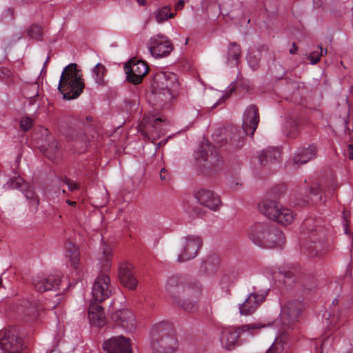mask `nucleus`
Instances as JSON below:
<instances>
[{"instance_id":"nucleus-1","label":"nucleus","mask_w":353,"mask_h":353,"mask_svg":"<svg viewBox=\"0 0 353 353\" xmlns=\"http://www.w3.org/2000/svg\"><path fill=\"white\" fill-rule=\"evenodd\" d=\"M84 79L76 63H70L64 68L59 83L58 90L67 100L77 99L83 92Z\"/></svg>"},{"instance_id":"nucleus-2","label":"nucleus","mask_w":353,"mask_h":353,"mask_svg":"<svg viewBox=\"0 0 353 353\" xmlns=\"http://www.w3.org/2000/svg\"><path fill=\"white\" fill-rule=\"evenodd\" d=\"M151 346L154 353H173L178 347V341L172 325L160 323L151 332Z\"/></svg>"},{"instance_id":"nucleus-3","label":"nucleus","mask_w":353,"mask_h":353,"mask_svg":"<svg viewBox=\"0 0 353 353\" xmlns=\"http://www.w3.org/2000/svg\"><path fill=\"white\" fill-rule=\"evenodd\" d=\"M152 87L153 94L163 102L170 100L177 93L179 83L174 73L163 72L155 76Z\"/></svg>"},{"instance_id":"nucleus-4","label":"nucleus","mask_w":353,"mask_h":353,"mask_svg":"<svg viewBox=\"0 0 353 353\" xmlns=\"http://www.w3.org/2000/svg\"><path fill=\"white\" fill-rule=\"evenodd\" d=\"M263 327L261 323H251L243 325L239 327H228L221 332V343L222 347L227 350L234 349L238 339L241 332H245L254 329H260Z\"/></svg>"},{"instance_id":"nucleus-5","label":"nucleus","mask_w":353,"mask_h":353,"mask_svg":"<svg viewBox=\"0 0 353 353\" xmlns=\"http://www.w3.org/2000/svg\"><path fill=\"white\" fill-rule=\"evenodd\" d=\"M202 243V239L199 236L188 235L184 237L181 242L177 261L181 263L194 259L197 255Z\"/></svg>"},{"instance_id":"nucleus-6","label":"nucleus","mask_w":353,"mask_h":353,"mask_svg":"<svg viewBox=\"0 0 353 353\" xmlns=\"http://www.w3.org/2000/svg\"><path fill=\"white\" fill-rule=\"evenodd\" d=\"M148 49L152 57L161 58L167 57L173 50L171 40L162 34L152 37L148 42Z\"/></svg>"},{"instance_id":"nucleus-7","label":"nucleus","mask_w":353,"mask_h":353,"mask_svg":"<svg viewBox=\"0 0 353 353\" xmlns=\"http://www.w3.org/2000/svg\"><path fill=\"white\" fill-rule=\"evenodd\" d=\"M113 287L110 276L103 273L99 275L92 287V294L94 302H102L112 294Z\"/></svg>"},{"instance_id":"nucleus-8","label":"nucleus","mask_w":353,"mask_h":353,"mask_svg":"<svg viewBox=\"0 0 353 353\" xmlns=\"http://www.w3.org/2000/svg\"><path fill=\"white\" fill-rule=\"evenodd\" d=\"M124 69L127 81L134 85L140 83L148 72V66L145 62L134 59L128 61L124 65Z\"/></svg>"},{"instance_id":"nucleus-9","label":"nucleus","mask_w":353,"mask_h":353,"mask_svg":"<svg viewBox=\"0 0 353 353\" xmlns=\"http://www.w3.org/2000/svg\"><path fill=\"white\" fill-rule=\"evenodd\" d=\"M22 339L18 337L14 329L0 331V348L10 353H17L22 349Z\"/></svg>"},{"instance_id":"nucleus-10","label":"nucleus","mask_w":353,"mask_h":353,"mask_svg":"<svg viewBox=\"0 0 353 353\" xmlns=\"http://www.w3.org/2000/svg\"><path fill=\"white\" fill-rule=\"evenodd\" d=\"M6 186L10 189H19L21 190L29 201L30 206L34 208V212L37 210L39 205V197L35 194L32 188L28 185L21 176H18L10 178L6 183Z\"/></svg>"},{"instance_id":"nucleus-11","label":"nucleus","mask_w":353,"mask_h":353,"mask_svg":"<svg viewBox=\"0 0 353 353\" xmlns=\"http://www.w3.org/2000/svg\"><path fill=\"white\" fill-rule=\"evenodd\" d=\"M260 120L259 109L251 104L245 109L242 121V129L247 136L253 137Z\"/></svg>"},{"instance_id":"nucleus-12","label":"nucleus","mask_w":353,"mask_h":353,"mask_svg":"<svg viewBox=\"0 0 353 353\" xmlns=\"http://www.w3.org/2000/svg\"><path fill=\"white\" fill-rule=\"evenodd\" d=\"M185 279L183 276H173L168 279L165 284V290L173 302L179 305L185 292Z\"/></svg>"},{"instance_id":"nucleus-13","label":"nucleus","mask_w":353,"mask_h":353,"mask_svg":"<svg viewBox=\"0 0 353 353\" xmlns=\"http://www.w3.org/2000/svg\"><path fill=\"white\" fill-rule=\"evenodd\" d=\"M103 350L106 353H132L130 339L114 336L104 341Z\"/></svg>"},{"instance_id":"nucleus-14","label":"nucleus","mask_w":353,"mask_h":353,"mask_svg":"<svg viewBox=\"0 0 353 353\" xmlns=\"http://www.w3.org/2000/svg\"><path fill=\"white\" fill-rule=\"evenodd\" d=\"M303 307V303L298 299L288 301L281 310V315L283 323L290 325L295 323L298 320Z\"/></svg>"},{"instance_id":"nucleus-15","label":"nucleus","mask_w":353,"mask_h":353,"mask_svg":"<svg viewBox=\"0 0 353 353\" xmlns=\"http://www.w3.org/2000/svg\"><path fill=\"white\" fill-rule=\"evenodd\" d=\"M270 226L269 223H255L250 228L249 238L254 244L265 248Z\"/></svg>"},{"instance_id":"nucleus-16","label":"nucleus","mask_w":353,"mask_h":353,"mask_svg":"<svg viewBox=\"0 0 353 353\" xmlns=\"http://www.w3.org/2000/svg\"><path fill=\"white\" fill-rule=\"evenodd\" d=\"M265 294L250 293L245 301L239 306L241 315L249 316L254 314L261 304L265 300Z\"/></svg>"},{"instance_id":"nucleus-17","label":"nucleus","mask_w":353,"mask_h":353,"mask_svg":"<svg viewBox=\"0 0 353 353\" xmlns=\"http://www.w3.org/2000/svg\"><path fill=\"white\" fill-rule=\"evenodd\" d=\"M61 276L59 274H49L45 276H37L33 280L34 288L39 292L55 290L59 288Z\"/></svg>"},{"instance_id":"nucleus-18","label":"nucleus","mask_w":353,"mask_h":353,"mask_svg":"<svg viewBox=\"0 0 353 353\" xmlns=\"http://www.w3.org/2000/svg\"><path fill=\"white\" fill-rule=\"evenodd\" d=\"M132 268V264L129 263H121L119 268L120 282L130 290H134L137 286V281L134 276Z\"/></svg>"},{"instance_id":"nucleus-19","label":"nucleus","mask_w":353,"mask_h":353,"mask_svg":"<svg viewBox=\"0 0 353 353\" xmlns=\"http://www.w3.org/2000/svg\"><path fill=\"white\" fill-rule=\"evenodd\" d=\"M195 197L201 205L212 210H216L221 203L219 197L207 190H199L195 194Z\"/></svg>"},{"instance_id":"nucleus-20","label":"nucleus","mask_w":353,"mask_h":353,"mask_svg":"<svg viewBox=\"0 0 353 353\" xmlns=\"http://www.w3.org/2000/svg\"><path fill=\"white\" fill-rule=\"evenodd\" d=\"M111 318L118 325L125 329L132 330L134 327V316L129 310H117L112 314Z\"/></svg>"},{"instance_id":"nucleus-21","label":"nucleus","mask_w":353,"mask_h":353,"mask_svg":"<svg viewBox=\"0 0 353 353\" xmlns=\"http://www.w3.org/2000/svg\"><path fill=\"white\" fill-rule=\"evenodd\" d=\"M317 155V148L310 144L307 148H299L294 157V163L296 165L305 164L315 159Z\"/></svg>"},{"instance_id":"nucleus-22","label":"nucleus","mask_w":353,"mask_h":353,"mask_svg":"<svg viewBox=\"0 0 353 353\" xmlns=\"http://www.w3.org/2000/svg\"><path fill=\"white\" fill-rule=\"evenodd\" d=\"M88 317L93 326L102 327L105 324V316L103 308L97 302H91L89 307Z\"/></svg>"},{"instance_id":"nucleus-23","label":"nucleus","mask_w":353,"mask_h":353,"mask_svg":"<svg viewBox=\"0 0 353 353\" xmlns=\"http://www.w3.org/2000/svg\"><path fill=\"white\" fill-rule=\"evenodd\" d=\"M200 157L206 162L209 168L217 166L221 161L218 151L211 144L203 146L200 151Z\"/></svg>"},{"instance_id":"nucleus-24","label":"nucleus","mask_w":353,"mask_h":353,"mask_svg":"<svg viewBox=\"0 0 353 353\" xmlns=\"http://www.w3.org/2000/svg\"><path fill=\"white\" fill-rule=\"evenodd\" d=\"M281 150L279 148L268 147L261 151L259 161L262 166H269L278 162L281 158Z\"/></svg>"},{"instance_id":"nucleus-25","label":"nucleus","mask_w":353,"mask_h":353,"mask_svg":"<svg viewBox=\"0 0 353 353\" xmlns=\"http://www.w3.org/2000/svg\"><path fill=\"white\" fill-rule=\"evenodd\" d=\"M285 242L283 232L271 224L265 248L281 246Z\"/></svg>"},{"instance_id":"nucleus-26","label":"nucleus","mask_w":353,"mask_h":353,"mask_svg":"<svg viewBox=\"0 0 353 353\" xmlns=\"http://www.w3.org/2000/svg\"><path fill=\"white\" fill-rule=\"evenodd\" d=\"M281 206L278 202L269 199L264 200L259 204L261 212L272 220L277 216Z\"/></svg>"},{"instance_id":"nucleus-27","label":"nucleus","mask_w":353,"mask_h":353,"mask_svg":"<svg viewBox=\"0 0 353 353\" xmlns=\"http://www.w3.org/2000/svg\"><path fill=\"white\" fill-rule=\"evenodd\" d=\"M65 257L69 259L72 266L77 270L80 261L79 251L77 247L71 241H66L64 245Z\"/></svg>"},{"instance_id":"nucleus-28","label":"nucleus","mask_w":353,"mask_h":353,"mask_svg":"<svg viewBox=\"0 0 353 353\" xmlns=\"http://www.w3.org/2000/svg\"><path fill=\"white\" fill-rule=\"evenodd\" d=\"M202 292V287L199 282L196 280L188 281L185 279V292L183 299L198 298Z\"/></svg>"},{"instance_id":"nucleus-29","label":"nucleus","mask_w":353,"mask_h":353,"mask_svg":"<svg viewBox=\"0 0 353 353\" xmlns=\"http://www.w3.org/2000/svg\"><path fill=\"white\" fill-rule=\"evenodd\" d=\"M241 56V48L236 42H232L228 46L227 63L231 66H236Z\"/></svg>"},{"instance_id":"nucleus-30","label":"nucleus","mask_w":353,"mask_h":353,"mask_svg":"<svg viewBox=\"0 0 353 353\" xmlns=\"http://www.w3.org/2000/svg\"><path fill=\"white\" fill-rule=\"evenodd\" d=\"M276 216H277L274 218V221L283 225L291 224L294 219L293 212L291 210L283 208L282 206Z\"/></svg>"},{"instance_id":"nucleus-31","label":"nucleus","mask_w":353,"mask_h":353,"mask_svg":"<svg viewBox=\"0 0 353 353\" xmlns=\"http://www.w3.org/2000/svg\"><path fill=\"white\" fill-rule=\"evenodd\" d=\"M67 138L70 141H79L86 143L88 137L81 128L77 127H70L67 132Z\"/></svg>"},{"instance_id":"nucleus-32","label":"nucleus","mask_w":353,"mask_h":353,"mask_svg":"<svg viewBox=\"0 0 353 353\" xmlns=\"http://www.w3.org/2000/svg\"><path fill=\"white\" fill-rule=\"evenodd\" d=\"M107 72L105 67L99 63L92 69V75L94 78L96 83L99 85H104V76Z\"/></svg>"},{"instance_id":"nucleus-33","label":"nucleus","mask_w":353,"mask_h":353,"mask_svg":"<svg viewBox=\"0 0 353 353\" xmlns=\"http://www.w3.org/2000/svg\"><path fill=\"white\" fill-rule=\"evenodd\" d=\"M170 8L168 6H165L159 10H156L154 12L156 21L161 23L168 19L173 18L175 15L174 13H169Z\"/></svg>"},{"instance_id":"nucleus-34","label":"nucleus","mask_w":353,"mask_h":353,"mask_svg":"<svg viewBox=\"0 0 353 353\" xmlns=\"http://www.w3.org/2000/svg\"><path fill=\"white\" fill-rule=\"evenodd\" d=\"M307 200H304V203L316 204L317 203L320 202L321 201L322 196L319 187L316 185L314 187L310 188L309 194L307 195Z\"/></svg>"},{"instance_id":"nucleus-35","label":"nucleus","mask_w":353,"mask_h":353,"mask_svg":"<svg viewBox=\"0 0 353 353\" xmlns=\"http://www.w3.org/2000/svg\"><path fill=\"white\" fill-rule=\"evenodd\" d=\"M27 34L30 38L34 40H41L43 37L42 27L39 24L34 23L27 30Z\"/></svg>"},{"instance_id":"nucleus-36","label":"nucleus","mask_w":353,"mask_h":353,"mask_svg":"<svg viewBox=\"0 0 353 353\" xmlns=\"http://www.w3.org/2000/svg\"><path fill=\"white\" fill-rule=\"evenodd\" d=\"M188 299H181L180 303L178 305L185 311L191 312L196 310V306L194 303L190 301H188Z\"/></svg>"},{"instance_id":"nucleus-37","label":"nucleus","mask_w":353,"mask_h":353,"mask_svg":"<svg viewBox=\"0 0 353 353\" xmlns=\"http://www.w3.org/2000/svg\"><path fill=\"white\" fill-rule=\"evenodd\" d=\"M102 268L104 272L108 271L111 267V253L110 251L103 250V252Z\"/></svg>"},{"instance_id":"nucleus-38","label":"nucleus","mask_w":353,"mask_h":353,"mask_svg":"<svg viewBox=\"0 0 353 353\" xmlns=\"http://www.w3.org/2000/svg\"><path fill=\"white\" fill-rule=\"evenodd\" d=\"M33 125V119L29 117H23L20 121V128L24 131L27 132Z\"/></svg>"},{"instance_id":"nucleus-39","label":"nucleus","mask_w":353,"mask_h":353,"mask_svg":"<svg viewBox=\"0 0 353 353\" xmlns=\"http://www.w3.org/2000/svg\"><path fill=\"white\" fill-rule=\"evenodd\" d=\"M248 62L252 70H256L259 66L260 58L256 55L250 54L248 56Z\"/></svg>"},{"instance_id":"nucleus-40","label":"nucleus","mask_w":353,"mask_h":353,"mask_svg":"<svg viewBox=\"0 0 353 353\" xmlns=\"http://www.w3.org/2000/svg\"><path fill=\"white\" fill-rule=\"evenodd\" d=\"M320 52H312L309 55V60L312 64H316L319 62L321 57L323 56V48L319 47Z\"/></svg>"},{"instance_id":"nucleus-41","label":"nucleus","mask_w":353,"mask_h":353,"mask_svg":"<svg viewBox=\"0 0 353 353\" xmlns=\"http://www.w3.org/2000/svg\"><path fill=\"white\" fill-rule=\"evenodd\" d=\"M283 347L281 342L275 341L265 353H281Z\"/></svg>"},{"instance_id":"nucleus-42","label":"nucleus","mask_w":353,"mask_h":353,"mask_svg":"<svg viewBox=\"0 0 353 353\" xmlns=\"http://www.w3.org/2000/svg\"><path fill=\"white\" fill-rule=\"evenodd\" d=\"M62 181L64 184H65L68 186V190L71 192L79 189V185L75 183L74 181L71 180L70 179L65 177L62 179Z\"/></svg>"},{"instance_id":"nucleus-43","label":"nucleus","mask_w":353,"mask_h":353,"mask_svg":"<svg viewBox=\"0 0 353 353\" xmlns=\"http://www.w3.org/2000/svg\"><path fill=\"white\" fill-rule=\"evenodd\" d=\"M56 307V305H54L52 306L51 305H46L44 307H41L39 305V303L37 302H35L34 303V305L31 306L30 313L34 314L37 312L41 310H52L54 307Z\"/></svg>"},{"instance_id":"nucleus-44","label":"nucleus","mask_w":353,"mask_h":353,"mask_svg":"<svg viewBox=\"0 0 353 353\" xmlns=\"http://www.w3.org/2000/svg\"><path fill=\"white\" fill-rule=\"evenodd\" d=\"M13 74L10 70L5 67H0V79H10Z\"/></svg>"},{"instance_id":"nucleus-45","label":"nucleus","mask_w":353,"mask_h":353,"mask_svg":"<svg viewBox=\"0 0 353 353\" xmlns=\"http://www.w3.org/2000/svg\"><path fill=\"white\" fill-rule=\"evenodd\" d=\"M233 281H234V278L232 276L224 275L221 279L220 282L222 285H228V284L233 283Z\"/></svg>"},{"instance_id":"nucleus-46","label":"nucleus","mask_w":353,"mask_h":353,"mask_svg":"<svg viewBox=\"0 0 353 353\" xmlns=\"http://www.w3.org/2000/svg\"><path fill=\"white\" fill-rule=\"evenodd\" d=\"M350 213L348 212L344 211L343 212V219H344V223L343 225L345 227V232L347 234L348 232V221H347V217L349 216Z\"/></svg>"},{"instance_id":"nucleus-47","label":"nucleus","mask_w":353,"mask_h":353,"mask_svg":"<svg viewBox=\"0 0 353 353\" xmlns=\"http://www.w3.org/2000/svg\"><path fill=\"white\" fill-rule=\"evenodd\" d=\"M192 214L194 215H196V216H202L203 214H204V212H203L201 210H200L199 208H192Z\"/></svg>"},{"instance_id":"nucleus-48","label":"nucleus","mask_w":353,"mask_h":353,"mask_svg":"<svg viewBox=\"0 0 353 353\" xmlns=\"http://www.w3.org/2000/svg\"><path fill=\"white\" fill-rule=\"evenodd\" d=\"M347 155L350 159L353 160V145H349L347 148Z\"/></svg>"},{"instance_id":"nucleus-49","label":"nucleus","mask_w":353,"mask_h":353,"mask_svg":"<svg viewBox=\"0 0 353 353\" xmlns=\"http://www.w3.org/2000/svg\"><path fill=\"white\" fill-rule=\"evenodd\" d=\"M185 4L184 0H179L176 4L175 9L176 10H180L183 9Z\"/></svg>"},{"instance_id":"nucleus-50","label":"nucleus","mask_w":353,"mask_h":353,"mask_svg":"<svg viewBox=\"0 0 353 353\" xmlns=\"http://www.w3.org/2000/svg\"><path fill=\"white\" fill-rule=\"evenodd\" d=\"M323 1L322 0H313V6L315 8H319L322 7L323 6Z\"/></svg>"},{"instance_id":"nucleus-51","label":"nucleus","mask_w":353,"mask_h":353,"mask_svg":"<svg viewBox=\"0 0 353 353\" xmlns=\"http://www.w3.org/2000/svg\"><path fill=\"white\" fill-rule=\"evenodd\" d=\"M166 170L165 168H162L160 171V179L161 181H165L167 179L166 176Z\"/></svg>"},{"instance_id":"nucleus-52","label":"nucleus","mask_w":353,"mask_h":353,"mask_svg":"<svg viewBox=\"0 0 353 353\" xmlns=\"http://www.w3.org/2000/svg\"><path fill=\"white\" fill-rule=\"evenodd\" d=\"M298 48L297 46H296L295 43H292V48L290 49L289 50V52L291 54H295V52H296Z\"/></svg>"},{"instance_id":"nucleus-53","label":"nucleus","mask_w":353,"mask_h":353,"mask_svg":"<svg viewBox=\"0 0 353 353\" xmlns=\"http://www.w3.org/2000/svg\"><path fill=\"white\" fill-rule=\"evenodd\" d=\"M283 275L285 278H292L294 276V274L291 271L285 272Z\"/></svg>"},{"instance_id":"nucleus-54","label":"nucleus","mask_w":353,"mask_h":353,"mask_svg":"<svg viewBox=\"0 0 353 353\" xmlns=\"http://www.w3.org/2000/svg\"><path fill=\"white\" fill-rule=\"evenodd\" d=\"M259 52H262V51H265V52H267L268 50V48L267 46L265 45H262L261 46L259 49H258Z\"/></svg>"},{"instance_id":"nucleus-55","label":"nucleus","mask_w":353,"mask_h":353,"mask_svg":"<svg viewBox=\"0 0 353 353\" xmlns=\"http://www.w3.org/2000/svg\"><path fill=\"white\" fill-rule=\"evenodd\" d=\"M65 202H66V203H67V204H68V205H71V206H76V205H77V202H75V201H70V199H67V200L65 201Z\"/></svg>"},{"instance_id":"nucleus-56","label":"nucleus","mask_w":353,"mask_h":353,"mask_svg":"<svg viewBox=\"0 0 353 353\" xmlns=\"http://www.w3.org/2000/svg\"><path fill=\"white\" fill-rule=\"evenodd\" d=\"M51 146L53 148L54 147L56 149H58L59 148V143L58 142L56 141V140H54L52 143H51Z\"/></svg>"},{"instance_id":"nucleus-57","label":"nucleus","mask_w":353,"mask_h":353,"mask_svg":"<svg viewBox=\"0 0 353 353\" xmlns=\"http://www.w3.org/2000/svg\"><path fill=\"white\" fill-rule=\"evenodd\" d=\"M137 1L140 6H145L146 3L145 0H137Z\"/></svg>"},{"instance_id":"nucleus-58","label":"nucleus","mask_w":353,"mask_h":353,"mask_svg":"<svg viewBox=\"0 0 353 353\" xmlns=\"http://www.w3.org/2000/svg\"><path fill=\"white\" fill-rule=\"evenodd\" d=\"M243 146V141L239 142L238 144H236V147L237 148H241Z\"/></svg>"},{"instance_id":"nucleus-59","label":"nucleus","mask_w":353,"mask_h":353,"mask_svg":"<svg viewBox=\"0 0 353 353\" xmlns=\"http://www.w3.org/2000/svg\"><path fill=\"white\" fill-rule=\"evenodd\" d=\"M85 119H86V121H87L88 122H90V121H92V117H90V116H88V117H86Z\"/></svg>"},{"instance_id":"nucleus-60","label":"nucleus","mask_w":353,"mask_h":353,"mask_svg":"<svg viewBox=\"0 0 353 353\" xmlns=\"http://www.w3.org/2000/svg\"><path fill=\"white\" fill-rule=\"evenodd\" d=\"M159 121H161V118H156L154 120V123H156L157 122H159Z\"/></svg>"},{"instance_id":"nucleus-61","label":"nucleus","mask_w":353,"mask_h":353,"mask_svg":"<svg viewBox=\"0 0 353 353\" xmlns=\"http://www.w3.org/2000/svg\"><path fill=\"white\" fill-rule=\"evenodd\" d=\"M8 12H10L11 15H12V14H13V10H12V9H8Z\"/></svg>"},{"instance_id":"nucleus-62","label":"nucleus","mask_w":353,"mask_h":353,"mask_svg":"<svg viewBox=\"0 0 353 353\" xmlns=\"http://www.w3.org/2000/svg\"><path fill=\"white\" fill-rule=\"evenodd\" d=\"M49 60H50V57H48L44 63V65H46L47 64V63L49 61Z\"/></svg>"},{"instance_id":"nucleus-63","label":"nucleus","mask_w":353,"mask_h":353,"mask_svg":"<svg viewBox=\"0 0 353 353\" xmlns=\"http://www.w3.org/2000/svg\"><path fill=\"white\" fill-rule=\"evenodd\" d=\"M234 91V88H232L230 89V90L228 91V93H231Z\"/></svg>"},{"instance_id":"nucleus-64","label":"nucleus","mask_w":353,"mask_h":353,"mask_svg":"<svg viewBox=\"0 0 353 353\" xmlns=\"http://www.w3.org/2000/svg\"><path fill=\"white\" fill-rule=\"evenodd\" d=\"M326 53H327V50H323V55L325 54Z\"/></svg>"}]
</instances>
